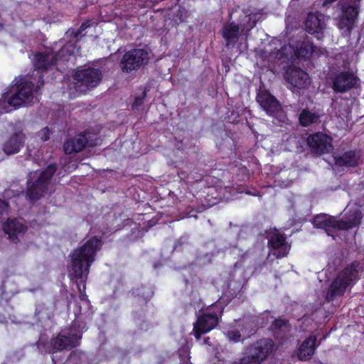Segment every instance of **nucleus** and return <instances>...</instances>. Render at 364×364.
Segmentation results:
<instances>
[{
  "label": "nucleus",
  "instance_id": "obj_24",
  "mask_svg": "<svg viewBox=\"0 0 364 364\" xmlns=\"http://www.w3.org/2000/svg\"><path fill=\"white\" fill-rule=\"evenodd\" d=\"M223 38L226 40V46H234L240 36V28L235 23H227L223 31Z\"/></svg>",
  "mask_w": 364,
  "mask_h": 364
},
{
  "label": "nucleus",
  "instance_id": "obj_12",
  "mask_svg": "<svg viewBox=\"0 0 364 364\" xmlns=\"http://www.w3.org/2000/svg\"><path fill=\"white\" fill-rule=\"evenodd\" d=\"M149 61L148 52L142 48L133 49L125 53L121 62L120 68L124 73H130L137 70Z\"/></svg>",
  "mask_w": 364,
  "mask_h": 364
},
{
  "label": "nucleus",
  "instance_id": "obj_1",
  "mask_svg": "<svg viewBox=\"0 0 364 364\" xmlns=\"http://www.w3.org/2000/svg\"><path fill=\"white\" fill-rule=\"evenodd\" d=\"M100 246L101 240L93 237L74 250L70 255L69 274L72 279H76L80 293L85 289V282L90 272V267L95 261L96 253Z\"/></svg>",
  "mask_w": 364,
  "mask_h": 364
},
{
  "label": "nucleus",
  "instance_id": "obj_16",
  "mask_svg": "<svg viewBox=\"0 0 364 364\" xmlns=\"http://www.w3.org/2000/svg\"><path fill=\"white\" fill-rule=\"evenodd\" d=\"M257 101L262 109L270 116L274 117L282 110L279 102L270 92L267 90H260L258 92Z\"/></svg>",
  "mask_w": 364,
  "mask_h": 364
},
{
  "label": "nucleus",
  "instance_id": "obj_36",
  "mask_svg": "<svg viewBox=\"0 0 364 364\" xmlns=\"http://www.w3.org/2000/svg\"><path fill=\"white\" fill-rule=\"evenodd\" d=\"M336 0H325V1L323 2V5L324 6H326L328 4H331V3L336 1Z\"/></svg>",
  "mask_w": 364,
  "mask_h": 364
},
{
  "label": "nucleus",
  "instance_id": "obj_29",
  "mask_svg": "<svg viewBox=\"0 0 364 364\" xmlns=\"http://www.w3.org/2000/svg\"><path fill=\"white\" fill-rule=\"evenodd\" d=\"M256 14H250L245 17V19L241 23V33L247 35L256 24Z\"/></svg>",
  "mask_w": 364,
  "mask_h": 364
},
{
  "label": "nucleus",
  "instance_id": "obj_2",
  "mask_svg": "<svg viewBox=\"0 0 364 364\" xmlns=\"http://www.w3.org/2000/svg\"><path fill=\"white\" fill-rule=\"evenodd\" d=\"M33 84L26 80L16 82L12 85L9 92L0 99V109L9 112V107L17 109L22 106H27L33 102Z\"/></svg>",
  "mask_w": 364,
  "mask_h": 364
},
{
  "label": "nucleus",
  "instance_id": "obj_4",
  "mask_svg": "<svg viewBox=\"0 0 364 364\" xmlns=\"http://www.w3.org/2000/svg\"><path fill=\"white\" fill-rule=\"evenodd\" d=\"M363 269L358 262H353L343 269L332 281L326 294L327 301L343 295L346 288L358 279V273Z\"/></svg>",
  "mask_w": 364,
  "mask_h": 364
},
{
  "label": "nucleus",
  "instance_id": "obj_17",
  "mask_svg": "<svg viewBox=\"0 0 364 364\" xmlns=\"http://www.w3.org/2000/svg\"><path fill=\"white\" fill-rule=\"evenodd\" d=\"M326 27L325 16L320 13H310L305 21V29L311 34L315 35L318 40L323 37V32Z\"/></svg>",
  "mask_w": 364,
  "mask_h": 364
},
{
  "label": "nucleus",
  "instance_id": "obj_13",
  "mask_svg": "<svg viewBox=\"0 0 364 364\" xmlns=\"http://www.w3.org/2000/svg\"><path fill=\"white\" fill-rule=\"evenodd\" d=\"M87 144L90 146H97L100 144V139L95 134H77L65 142L64 150L65 154H70L80 151Z\"/></svg>",
  "mask_w": 364,
  "mask_h": 364
},
{
  "label": "nucleus",
  "instance_id": "obj_15",
  "mask_svg": "<svg viewBox=\"0 0 364 364\" xmlns=\"http://www.w3.org/2000/svg\"><path fill=\"white\" fill-rule=\"evenodd\" d=\"M307 143L311 151L316 154L328 153L333 148L331 138L321 132L310 135L307 139Z\"/></svg>",
  "mask_w": 364,
  "mask_h": 364
},
{
  "label": "nucleus",
  "instance_id": "obj_14",
  "mask_svg": "<svg viewBox=\"0 0 364 364\" xmlns=\"http://www.w3.org/2000/svg\"><path fill=\"white\" fill-rule=\"evenodd\" d=\"M284 78L289 85L288 87L297 89L305 88L310 82L309 75L296 67L288 68L285 71Z\"/></svg>",
  "mask_w": 364,
  "mask_h": 364
},
{
  "label": "nucleus",
  "instance_id": "obj_19",
  "mask_svg": "<svg viewBox=\"0 0 364 364\" xmlns=\"http://www.w3.org/2000/svg\"><path fill=\"white\" fill-rule=\"evenodd\" d=\"M4 230L9 238L16 242L18 236L21 235L27 230V225L23 218L9 219L4 225Z\"/></svg>",
  "mask_w": 364,
  "mask_h": 364
},
{
  "label": "nucleus",
  "instance_id": "obj_18",
  "mask_svg": "<svg viewBox=\"0 0 364 364\" xmlns=\"http://www.w3.org/2000/svg\"><path fill=\"white\" fill-rule=\"evenodd\" d=\"M358 14V5L348 6L343 8L342 15L338 23L339 29L345 33H350L352 26Z\"/></svg>",
  "mask_w": 364,
  "mask_h": 364
},
{
  "label": "nucleus",
  "instance_id": "obj_25",
  "mask_svg": "<svg viewBox=\"0 0 364 364\" xmlns=\"http://www.w3.org/2000/svg\"><path fill=\"white\" fill-rule=\"evenodd\" d=\"M360 156L355 151H348L343 155L335 157L336 166H355L358 164Z\"/></svg>",
  "mask_w": 364,
  "mask_h": 364
},
{
  "label": "nucleus",
  "instance_id": "obj_31",
  "mask_svg": "<svg viewBox=\"0 0 364 364\" xmlns=\"http://www.w3.org/2000/svg\"><path fill=\"white\" fill-rule=\"evenodd\" d=\"M218 145L221 149H224V148L232 149V145H233V140L230 136H228L227 134H225V137L224 139H223V142H218Z\"/></svg>",
  "mask_w": 364,
  "mask_h": 364
},
{
  "label": "nucleus",
  "instance_id": "obj_22",
  "mask_svg": "<svg viewBox=\"0 0 364 364\" xmlns=\"http://www.w3.org/2000/svg\"><path fill=\"white\" fill-rule=\"evenodd\" d=\"M25 140L26 136L23 132L15 133L4 142L3 150L8 155L18 153L23 146Z\"/></svg>",
  "mask_w": 364,
  "mask_h": 364
},
{
  "label": "nucleus",
  "instance_id": "obj_27",
  "mask_svg": "<svg viewBox=\"0 0 364 364\" xmlns=\"http://www.w3.org/2000/svg\"><path fill=\"white\" fill-rule=\"evenodd\" d=\"M289 324L284 320H275L272 325V329L274 332V336L277 339H282L287 336L289 331Z\"/></svg>",
  "mask_w": 364,
  "mask_h": 364
},
{
  "label": "nucleus",
  "instance_id": "obj_35",
  "mask_svg": "<svg viewBox=\"0 0 364 364\" xmlns=\"http://www.w3.org/2000/svg\"><path fill=\"white\" fill-rule=\"evenodd\" d=\"M8 204L6 201L0 200V214L6 210Z\"/></svg>",
  "mask_w": 364,
  "mask_h": 364
},
{
  "label": "nucleus",
  "instance_id": "obj_33",
  "mask_svg": "<svg viewBox=\"0 0 364 364\" xmlns=\"http://www.w3.org/2000/svg\"><path fill=\"white\" fill-rule=\"evenodd\" d=\"M145 96H146V91H144L141 97H136V99L133 103V105H132L134 109H138L142 105L143 99L144 98Z\"/></svg>",
  "mask_w": 364,
  "mask_h": 364
},
{
  "label": "nucleus",
  "instance_id": "obj_32",
  "mask_svg": "<svg viewBox=\"0 0 364 364\" xmlns=\"http://www.w3.org/2000/svg\"><path fill=\"white\" fill-rule=\"evenodd\" d=\"M50 134V130L48 127H45L38 133V136L45 141L49 139Z\"/></svg>",
  "mask_w": 364,
  "mask_h": 364
},
{
  "label": "nucleus",
  "instance_id": "obj_20",
  "mask_svg": "<svg viewBox=\"0 0 364 364\" xmlns=\"http://www.w3.org/2000/svg\"><path fill=\"white\" fill-rule=\"evenodd\" d=\"M271 251L277 257H283L287 255L289 246L285 242V238L277 230H275L269 240Z\"/></svg>",
  "mask_w": 364,
  "mask_h": 364
},
{
  "label": "nucleus",
  "instance_id": "obj_5",
  "mask_svg": "<svg viewBox=\"0 0 364 364\" xmlns=\"http://www.w3.org/2000/svg\"><path fill=\"white\" fill-rule=\"evenodd\" d=\"M76 323L68 331H62L50 343H46L40 338L37 343L38 348L45 353H52L56 351L70 349L75 347L81 338V331L75 330Z\"/></svg>",
  "mask_w": 364,
  "mask_h": 364
},
{
  "label": "nucleus",
  "instance_id": "obj_23",
  "mask_svg": "<svg viewBox=\"0 0 364 364\" xmlns=\"http://www.w3.org/2000/svg\"><path fill=\"white\" fill-rule=\"evenodd\" d=\"M316 336H311L303 341L297 352V357L300 360H306L313 356L316 348Z\"/></svg>",
  "mask_w": 364,
  "mask_h": 364
},
{
  "label": "nucleus",
  "instance_id": "obj_21",
  "mask_svg": "<svg viewBox=\"0 0 364 364\" xmlns=\"http://www.w3.org/2000/svg\"><path fill=\"white\" fill-rule=\"evenodd\" d=\"M356 77L350 73L342 72L335 75L333 80V89L339 92H344L351 89L356 83Z\"/></svg>",
  "mask_w": 364,
  "mask_h": 364
},
{
  "label": "nucleus",
  "instance_id": "obj_34",
  "mask_svg": "<svg viewBox=\"0 0 364 364\" xmlns=\"http://www.w3.org/2000/svg\"><path fill=\"white\" fill-rule=\"evenodd\" d=\"M91 26L90 23L89 21L85 22L82 23L80 28L78 29L77 32L75 33V36L77 37L79 36H81L82 32L85 31L88 27Z\"/></svg>",
  "mask_w": 364,
  "mask_h": 364
},
{
  "label": "nucleus",
  "instance_id": "obj_28",
  "mask_svg": "<svg viewBox=\"0 0 364 364\" xmlns=\"http://www.w3.org/2000/svg\"><path fill=\"white\" fill-rule=\"evenodd\" d=\"M319 115L309 109H304L299 114V122L303 127H307L319 122Z\"/></svg>",
  "mask_w": 364,
  "mask_h": 364
},
{
  "label": "nucleus",
  "instance_id": "obj_11",
  "mask_svg": "<svg viewBox=\"0 0 364 364\" xmlns=\"http://www.w3.org/2000/svg\"><path fill=\"white\" fill-rule=\"evenodd\" d=\"M221 313L220 308L215 305L199 316L193 327L195 337L199 339L202 334L213 329L218 323V315Z\"/></svg>",
  "mask_w": 364,
  "mask_h": 364
},
{
  "label": "nucleus",
  "instance_id": "obj_38",
  "mask_svg": "<svg viewBox=\"0 0 364 364\" xmlns=\"http://www.w3.org/2000/svg\"><path fill=\"white\" fill-rule=\"evenodd\" d=\"M277 41H272V44L277 45Z\"/></svg>",
  "mask_w": 364,
  "mask_h": 364
},
{
  "label": "nucleus",
  "instance_id": "obj_10",
  "mask_svg": "<svg viewBox=\"0 0 364 364\" xmlns=\"http://www.w3.org/2000/svg\"><path fill=\"white\" fill-rule=\"evenodd\" d=\"M272 346V341L269 338L257 341L254 345L246 348L239 364H260L270 353Z\"/></svg>",
  "mask_w": 364,
  "mask_h": 364
},
{
  "label": "nucleus",
  "instance_id": "obj_3",
  "mask_svg": "<svg viewBox=\"0 0 364 364\" xmlns=\"http://www.w3.org/2000/svg\"><path fill=\"white\" fill-rule=\"evenodd\" d=\"M360 218L361 213L355 210L347 218L340 220L326 214L318 215L314 218L313 223L315 227L323 229L328 235L334 238L335 231L355 227L360 223Z\"/></svg>",
  "mask_w": 364,
  "mask_h": 364
},
{
  "label": "nucleus",
  "instance_id": "obj_7",
  "mask_svg": "<svg viewBox=\"0 0 364 364\" xmlns=\"http://www.w3.org/2000/svg\"><path fill=\"white\" fill-rule=\"evenodd\" d=\"M75 54V46L73 43H68L64 46L58 53H38L34 60V66L38 70H46L52 65H55L57 70H60L59 63L68 62Z\"/></svg>",
  "mask_w": 364,
  "mask_h": 364
},
{
  "label": "nucleus",
  "instance_id": "obj_37",
  "mask_svg": "<svg viewBox=\"0 0 364 364\" xmlns=\"http://www.w3.org/2000/svg\"><path fill=\"white\" fill-rule=\"evenodd\" d=\"M280 186H283V187H286V186H289V182H287V183H286L285 184H284V185H282V184H281Z\"/></svg>",
  "mask_w": 364,
  "mask_h": 364
},
{
  "label": "nucleus",
  "instance_id": "obj_8",
  "mask_svg": "<svg viewBox=\"0 0 364 364\" xmlns=\"http://www.w3.org/2000/svg\"><path fill=\"white\" fill-rule=\"evenodd\" d=\"M56 171L54 165H49L46 170L42 171L38 176L37 179L32 181L35 176L32 174L29 176L28 188L27 196L30 200H35L40 198L45 194L50 193L53 191V186L50 183V179Z\"/></svg>",
  "mask_w": 364,
  "mask_h": 364
},
{
  "label": "nucleus",
  "instance_id": "obj_6",
  "mask_svg": "<svg viewBox=\"0 0 364 364\" xmlns=\"http://www.w3.org/2000/svg\"><path fill=\"white\" fill-rule=\"evenodd\" d=\"M314 51V47L308 38L301 41H292L289 45L284 46L274 51H270V56L279 60L294 61L300 58H309Z\"/></svg>",
  "mask_w": 364,
  "mask_h": 364
},
{
  "label": "nucleus",
  "instance_id": "obj_26",
  "mask_svg": "<svg viewBox=\"0 0 364 364\" xmlns=\"http://www.w3.org/2000/svg\"><path fill=\"white\" fill-rule=\"evenodd\" d=\"M237 327L243 334V339L250 337L256 332L257 322L255 317L245 318L240 321Z\"/></svg>",
  "mask_w": 364,
  "mask_h": 364
},
{
  "label": "nucleus",
  "instance_id": "obj_30",
  "mask_svg": "<svg viewBox=\"0 0 364 364\" xmlns=\"http://www.w3.org/2000/svg\"><path fill=\"white\" fill-rule=\"evenodd\" d=\"M227 337L230 341L237 343L241 341L243 334L237 327V328L229 330L227 332Z\"/></svg>",
  "mask_w": 364,
  "mask_h": 364
},
{
  "label": "nucleus",
  "instance_id": "obj_9",
  "mask_svg": "<svg viewBox=\"0 0 364 364\" xmlns=\"http://www.w3.org/2000/svg\"><path fill=\"white\" fill-rule=\"evenodd\" d=\"M102 72L98 68L77 69L73 75L75 88L77 92H86L96 87L101 82Z\"/></svg>",
  "mask_w": 364,
  "mask_h": 364
}]
</instances>
